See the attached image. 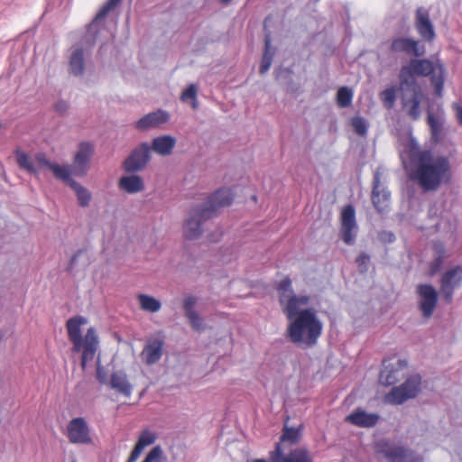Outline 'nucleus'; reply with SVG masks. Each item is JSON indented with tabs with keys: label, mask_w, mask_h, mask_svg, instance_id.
Masks as SVG:
<instances>
[{
	"label": "nucleus",
	"mask_w": 462,
	"mask_h": 462,
	"mask_svg": "<svg viewBox=\"0 0 462 462\" xmlns=\"http://www.w3.org/2000/svg\"><path fill=\"white\" fill-rule=\"evenodd\" d=\"M407 154L411 164L409 178L423 191H436L441 185L451 182L453 173L448 156L420 149L413 140L407 145Z\"/></svg>",
	"instance_id": "nucleus-1"
},
{
	"label": "nucleus",
	"mask_w": 462,
	"mask_h": 462,
	"mask_svg": "<svg viewBox=\"0 0 462 462\" xmlns=\"http://www.w3.org/2000/svg\"><path fill=\"white\" fill-rule=\"evenodd\" d=\"M233 199L234 194L230 189H220L214 192L200 208L191 210L189 217L184 224V236L187 239L199 237L201 235L202 222L213 217L219 208L229 206Z\"/></svg>",
	"instance_id": "nucleus-2"
},
{
	"label": "nucleus",
	"mask_w": 462,
	"mask_h": 462,
	"mask_svg": "<svg viewBox=\"0 0 462 462\" xmlns=\"http://www.w3.org/2000/svg\"><path fill=\"white\" fill-rule=\"evenodd\" d=\"M88 323V319L82 316H75L68 319L66 327L68 336L72 343V351L80 352L81 366L86 369L88 364L93 361L97 347L98 338L94 328H88L84 336H82L83 328Z\"/></svg>",
	"instance_id": "nucleus-3"
},
{
	"label": "nucleus",
	"mask_w": 462,
	"mask_h": 462,
	"mask_svg": "<svg viewBox=\"0 0 462 462\" xmlns=\"http://www.w3.org/2000/svg\"><path fill=\"white\" fill-rule=\"evenodd\" d=\"M407 65L401 68L400 80L402 86L414 83L415 77H430L431 83L437 92H440L444 84V66L439 60L430 59H417L414 57Z\"/></svg>",
	"instance_id": "nucleus-4"
},
{
	"label": "nucleus",
	"mask_w": 462,
	"mask_h": 462,
	"mask_svg": "<svg viewBox=\"0 0 462 462\" xmlns=\"http://www.w3.org/2000/svg\"><path fill=\"white\" fill-rule=\"evenodd\" d=\"M288 320V337L295 344L313 346L321 335L323 325L316 310H306Z\"/></svg>",
	"instance_id": "nucleus-5"
},
{
	"label": "nucleus",
	"mask_w": 462,
	"mask_h": 462,
	"mask_svg": "<svg viewBox=\"0 0 462 462\" xmlns=\"http://www.w3.org/2000/svg\"><path fill=\"white\" fill-rule=\"evenodd\" d=\"M279 300L287 319L315 310L312 308L315 300L304 291H280Z\"/></svg>",
	"instance_id": "nucleus-6"
},
{
	"label": "nucleus",
	"mask_w": 462,
	"mask_h": 462,
	"mask_svg": "<svg viewBox=\"0 0 462 462\" xmlns=\"http://www.w3.org/2000/svg\"><path fill=\"white\" fill-rule=\"evenodd\" d=\"M421 390V377L419 374L410 376L403 383L393 387L384 396V402L400 405L410 399L415 398Z\"/></svg>",
	"instance_id": "nucleus-7"
},
{
	"label": "nucleus",
	"mask_w": 462,
	"mask_h": 462,
	"mask_svg": "<svg viewBox=\"0 0 462 462\" xmlns=\"http://www.w3.org/2000/svg\"><path fill=\"white\" fill-rule=\"evenodd\" d=\"M377 453L387 462H420L422 460L414 450L392 442L379 443Z\"/></svg>",
	"instance_id": "nucleus-8"
},
{
	"label": "nucleus",
	"mask_w": 462,
	"mask_h": 462,
	"mask_svg": "<svg viewBox=\"0 0 462 462\" xmlns=\"http://www.w3.org/2000/svg\"><path fill=\"white\" fill-rule=\"evenodd\" d=\"M388 51L393 55L421 57L425 54V47L419 40L404 35L392 37L388 42Z\"/></svg>",
	"instance_id": "nucleus-9"
},
{
	"label": "nucleus",
	"mask_w": 462,
	"mask_h": 462,
	"mask_svg": "<svg viewBox=\"0 0 462 462\" xmlns=\"http://www.w3.org/2000/svg\"><path fill=\"white\" fill-rule=\"evenodd\" d=\"M356 211L352 205L344 207L340 216V236L346 245H353L356 236Z\"/></svg>",
	"instance_id": "nucleus-10"
},
{
	"label": "nucleus",
	"mask_w": 462,
	"mask_h": 462,
	"mask_svg": "<svg viewBox=\"0 0 462 462\" xmlns=\"http://www.w3.org/2000/svg\"><path fill=\"white\" fill-rule=\"evenodd\" d=\"M151 147L147 143H141L129 154L124 162V169L127 172L142 171L151 159Z\"/></svg>",
	"instance_id": "nucleus-11"
},
{
	"label": "nucleus",
	"mask_w": 462,
	"mask_h": 462,
	"mask_svg": "<svg viewBox=\"0 0 462 462\" xmlns=\"http://www.w3.org/2000/svg\"><path fill=\"white\" fill-rule=\"evenodd\" d=\"M68 439L73 444L89 445L92 439L89 428L83 418H75L71 420L67 427Z\"/></svg>",
	"instance_id": "nucleus-12"
},
{
	"label": "nucleus",
	"mask_w": 462,
	"mask_h": 462,
	"mask_svg": "<svg viewBox=\"0 0 462 462\" xmlns=\"http://www.w3.org/2000/svg\"><path fill=\"white\" fill-rule=\"evenodd\" d=\"M94 154V146L91 143L82 142L79 145L72 164V173L83 176L88 170L89 162Z\"/></svg>",
	"instance_id": "nucleus-13"
},
{
	"label": "nucleus",
	"mask_w": 462,
	"mask_h": 462,
	"mask_svg": "<svg viewBox=\"0 0 462 462\" xmlns=\"http://www.w3.org/2000/svg\"><path fill=\"white\" fill-rule=\"evenodd\" d=\"M203 302L200 299L195 297H187L183 301L185 316L192 329L197 332H202L206 329L204 319L197 312V307H202Z\"/></svg>",
	"instance_id": "nucleus-14"
},
{
	"label": "nucleus",
	"mask_w": 462,
	"mask_h": 462,
	"mask_svg": "<svg viewBox=\"0 0 462 462\" xmlns=\"http://www.w3.org/2000/svg\"><path fill=\"white\" fill-rule=\"evenodd\" d=\"M406 366V362L402 360L384 362L379 376L380 383L385 385L396 383L404 376Z\"/></svg>",
	"instance_id": "nucleus-15"
},
{
	"label": "nucleus",
	"mask_w": 462,
	"mask_h": 462,
	"mask_svg": "<svg viewBox=\"0 0 462 462\" xmlns=\"http://www.w3.org/2000/svg\"><path fill=\"white\" fill-rule=\"evenodd\" d=\"M271 458L273 462H312V457L307 448H295L288 455L282 456L280 444H277L275 450L271 453Z\"/></svg>",
	"instance_id": "nucleus-16"
},
{
	"label": "nucleus",
	"mask_w": 462,
	"mask_h": 462,
	"mask_svg": "<svg viewBox=\"0 0 462 462\" xmlns=\"http://www.w3.org/2000/svg\"><path fill=\"white\" fill-rule=\"evenodd\" d=\"M415 27L423 40L427 42H432L434 40V27L430 19L428 10L423 7H420L416 11Z\"/></svg>",
	"instance_id": "nucleus-17"
},
{
	"label": "nucleus",
	"mask_w": 462,
	"mask_h": 462,
	"mask_svg": "<svg viewBox=\"0 0 462 462\" xmlns=\"http://www.w3.org/2000/svg\"><path fill=\"white\" fill-rule=\"evenodd\" d=\"M423 94L420 89L414 88L411 96L403 95L402 98V108L406 115L413 121L420 117V103Z\"/></svg>",
	"instance_id": "nucleus-18"
},
{
	"label": "nucleus",
	"mask_w": 462,
	"mask_h": 462,
	"mask_svg": "<svg viewBox=\"0 0 462 462\" xmlns=\"http://www.w3.org/2000/svg\"><path fill=\"white\" fill-rule=\"evenodd\" d=\"M379 420L377 413L366 412L362 409H357L346 417V421L363 428L374 426Z\"/></svg>",
	"instance_id": "nucleus-19"
},
{
	"label": "nucleus",
	"mask_w": 462,
	"mask_h": 462,
	"mask_svg": "<svg viewBox=\"0 0 462 462\" xmlns=\"http://www.w3.org/2000/svg\"><path fill=\"white\" fill-rule=\"evenodd\" d=\"M169 119V115L166 112L158 110L156 112L149 113L140 118L135 126L141 131H145L151 128H155L166 123Z\"/></svg>",
	"instance_id": "nucleus-20"
},
{
	"label": "nucleus",
	"mask_w": 462,
	"mask_h": 462,
	"mask_svg": "<svg viewBox=\"0 0 462 462\" xmlns=\"http://www.w3.org/2000/svg\"><path fill=\"white\" fill-rule=\"evenodd\" d=\"M437 300L436 291H419L418 305L424 318L432 316Z\"/></svg>",
	"instance_id": "nucleus-21"
},
{
	"label": "nucleus",
	"mask_w": 462,
	"mask_h": 462,
	"mask_svg": "<svg viewBox=\"0 0 462 462\" xmlns=\"http://www.w3.org/2000/svg\"><path fill=\"white\" fill-rule=\"evenodd\" d=\"M162 341L160 339L150 340L141 353L143 361L147 365L158 362L162 354Z\"/></svg>",
	"instance_id": "nucleus-22"
},
{
	"label": "nucleus",
	"mask_w": 462,
	"mask_h": 462,
	"mask_svg": "<svg viewBox=\"0 0 462 462\" xmlns=\"http://www.w3.org/2000/svg\"><path fill=\"white\" fill-rule=\"evenodd\" d=\"M372 202L374 207L379 211L383 212L389 205L390 193L384 189H380V181L377 175L374 179V186L372 190Z\"/></svg>",
	"instance_id": "nucleus-23"
},
{
	"label": "nucleus",
	"mask_w": 462,
	"mask_h": 462,
	"mask_svg": "<svg viewBox=\"0 0 462 462\" xmlns=\"http://www.w3.org/2000/svg\"><path fill=\"white\" fill-rule=\"evenodd\" d=\"M176 145V139L171 135H162L152 139V147L156 153L162 156L171 154Z\"/></svg>",
	"instance_id": "nucleus-24"
},
{
	"label": "nucleus",
	"mask_w": 462,
	"mask_h": 462,
	"mask_svg": "<svg viewBox=\"0 0 462 462\" xmlns=\"http://www.w3.org/2000/svg\"><path fill=\"white\" fill-rule=\"evenodd\" d=\"M110 385L112 389L126 397H129L132 393L133 386L123 371H116L112 374Z\"/></svg>",
	"instance_id": "nucleus-25"
},
{
	"label": "nucleus",
	"mask_w": 462,
	"mask_h": 462,
	"mask_svg": "<svg viewBox=\"0 0 462 462\" xmlns=\"http://www.w3.org/2000/svg\"><path fill=\"white\" fill-rule=\"evenodd\" d=\"M156 439V436L153 432L146 430H143L139 439H138V441L134 447V448L133 449L127 462H135L138 457H140L141 453L143 452V450L152 445Z\"/></svg>",
	"instance_id": "nucleus-26"
},
{
	"label": "nucleus",
	"mask_w": 462,
	"mask_h": 462,
	"mask_svg": "<svg viewBox=\"0 0 462 462\" xmlns=\"http://www.w3.org/2000/svg\"><path fill=\"white\" fill-rule=\"evenodd\" d=\"M462 282V267L456 266L447 271L441 279V289H454Z\"/></svg>",
	"instance_id": "nucleus-27"
},
{
	"label": "nucleus",
	"mask_w": 462,
	"mask_h": 462,
	"mask_svg": "<svg viewBox=\"0 0 462 462\" xmlns=\"http://www.w3.org/2000/svg\"><path fill=\"white\" fill-rule=\"evenodd\" d=\"M69 72L74 76H81L84 73V51L82 48H75L69 58Z\"/></svg>",
	"instance_id": "nucleus-28"
},
{
	"label": "nucleus",
	"mask_w": 462,
	"mask_h": 462,
	"mask_svg": "<svg viewBox=\"0 0 462 462\" xmlns=\"http://www.w3.org/2000/svg\"><path fill=\"white\" fill-rule=\"evenodd\" d=\"M119 186L128 193H136L143 189V181L136 175L124 176L119 180Z\"/></svg>",
	"instance_id": "nucleus-29"
},
{
	"label": "nucleus",
	"mask_w": 462,
	"mask_h": 462,
	"mask_svg": "<svg viewBox=\"0 0 462 462\" xmlns=\"http://www.w3.org/2000/svg\"><path fill=\"white\" fill-rule=\"evenodd\" d=\"M427 123L430 127L431 140L434 143H439L442 139V123L430 112L427 116Z\"/></svg>",
	"instance_id": "nucleus-30"
},
{
	"label": "nucleus",
	"mask_w": 462,
	"mask_h": 462,
	"mask_svg": "<svg viewBox=\"0 0 462 462\" xmlns=\"http://www.w3.org/2000/svg\"><path fill=\"white\" fill-rule=\"evenodd\" d=\"M14 154L16 155L17 164L21 169L30 173L37 174V171L33 165L32 158L26 152L17 148L14 151Z\"/></svg>",
	"instance_id": "nucleus-31"
},
{
	"label": "nucleus",
	"mask_w": 462,
	"mask_h": 462,
	"mask_svg": "<svg viewBox=\"0 0 462 462\" xmlns=\"http://www.w3.org/2000/svg\"><path fill=\"white\" fill-rule=\"evenodd\" d=\"M138 301L143 310L150 312L158 311L162 306L160 300L145 294H139Z\"/></svg>",
	"instance_id": "nucleus-32"
},
{
	"label": "nucleus",
	"mask_w": 462,
	"mask_h": 462,
	"mask_svg": "<svg viewBox=\"0 0 462 462\" xmlns=\"http://www.w3.org/2000/svg\"><path fill=\"white\" fill-rule=\"evenodd\" d=\"M69 187L75 191L79 205L83 208L88 206L91 200V194L88 190L77 181H71V185Z\"/></svg>",
	"instance_id": "nucleus-33"
},
{
	"label": "nucleus",
	"mask_w": 462,
	"mask_h": 462,
	"mask_svg": "<svg viewBox=\"0 0 462 462\" xmlns=\"http://www.w3.org/2000/svg\"><path fill=\"white\" fill-rule=\"evenodd\" d=\"M51 170L57 179L63 180L69 186L71 185V181H75L70 177L72 170L70 171L68 166H61L57 163H53V165H51Z\"/></svg>",
	"instance_id": "nucleus-34"
},
{
	"label": "nucleus",
	"mask_w": 462,
	"mask_h": 462,
	"mask_svg": "<svg viewBox=\"0 0 462 462\" xmlns=\"http://www.w3.org/2000/svg\"><path fill=\"white\" fill-rule=\"evenodd\" d=\"M272 60H273V53L271 52V41H270L269 36H267L265 38V42H264V52L263 55V59H262V62H261L260 69H259L261 74H264L269 70L271 64H272Z\"/></svg>",
	"instance_id": "nucleus-35"
},
{
	"label": "nucleus",
	"mask_w": 462,
	"mask_h": 462,
	"mask_svg": "<svg viewBox=\"0 0 462 462\" xmlns=\"http://www.w3.org/2000/svg\"><path fill=\"white\" fill-rule=\"evenodd\" d=\"M353 92L347 87H341L337 93V104L339 107H347L352 104Z\"/></svg>",
	"instance_id": "nucleus-36"
},
{
	"label": "nucleus",
	"mask_w": 462,
	"mask_h": 462,
	"mask_svg": "<svg viewBox=\"0 0 462 462\" xmlns=\"http://www.w3.org/2000/svg\"><path fill=\"white\" fill-rule=\"evenodd\" d=\"M380 99L383 102V106L387 109H392L394 106L396 99V89L394 87L388 88L383 90L380 95Z\"/></svg>",
	"instance_id": "nucleus-37"
},
{
	"label": "nucleus",
	"mask_w": 462,
	"mask_h": 462,
	"mask_svg": "<svg viewBox=\"0 0 462 462\" xmlns=\"http://www.w3.org/2000/svg\"><path fill=\"white\" fill-rule=\"evenodd\" d=\"M351 125L356 134L364 136L367 133V123L360 116H356L351 119Z\"/></svg>",
	"instance_id": "nucleus-38"
},
{
	"label": "nucleus",
	"mask_w": 462,
	"mask_h": 462,
	"mask_svg": "<svg viewBox=\"0 0 462 462\" xmlns=\"http://www.w3.org/2000/svg\"><path fill=\"white\" fill-rule=\"evenodd\" d=\"M300 439V430L294 428L285 427L283 430V434L281 438L282 441H290L294 444L297 443Z\"/></svg>",
	"instance_id": "nucleus-39"
},
{
	"label": "nucleus",
	"mask_w": 462,
	"mask_h": 462,
	"mask_svg": "<svg viewBox=\"0 0 462 462\" xmlns=\"http://www.w3.org/2000/svg\"><path fill=\"white\" fill-rule=\"evenodd\" d=\"M197 93H198V89H197V87L196 85L194 84H190L181 94V97H180V99L183 101V102H186L188 100H192L193 101V104H192V106L193 108H197Z\"/></svg>",
	"instance_id": "nucleus-40"
},
{
	"label": "nucleus",
	"mask_w": 462,
	"mask_h": 462,
	"mask_svg": "<svg viewBox=\"0 0 462 462\" xmlns=\"http://www.w3.org/2000/svg\"><path fill=\"white\" fill-rule=\"evenodd\" d=\"M122 0H108L98 11L96 20L104 19Z\"/></svg>",
	"instance_id": "nucleus-41"
},
{
	"label": "nucleus",
	"mask_w": 462,
	"mask_h": 462,
	"mask_svg": "<svg viewBox=\"0 0 462 462\" xmlns=\"http://www.w3.org/2000/svg\"><path fill=\"white\" fill-rule=\"evenodd\" d=\"M356 263L357 264L358 270L360 273H366L369 269V266L371 264V259L370 256L365 253H361L356 260Z\"/></svg>",
	"instance_id": "nucleus-42"
},
{
	"label": "nucleus",
	"mask_w": 462,
	"mask_h": 462,
	"mask_svg": "<svg viewBox=\"0 0 462 462\" xmlns=\"http://www.w3.org/2000/svg\"><path fill=\"white\" fill-rule=\"evenodd\" d=\"M162 457V449L160 446L152 448L143 462H160Z\"/></svg>",
	"instance_id": "nucleus-43"
},
{
	"label": "nucleus",
	"mask_w": 462,
	"mask_h": 462,
	"mask_svg": "<svg viewBox=\"0 0 462 462\" xmlns=\"http://www.w3.org/2000/svg\"><path fill=\"white\" fill-rule=\"evenodd\" d=\"M443 262H444V259L434 256L433 261L430 263V268H429L430 274L434 275L437 273H439L443 264Z\"/></svg>",
	"instance_id": "nucleus-44"
},
{
	"label": "nucleus",
	"mask_w": 462,
	"mask_h": 462,
	"mask_svg": "<svg viewBox=\"0 0 462 462\" xmlns=\"http://www.w3.org/2000/svg\"><path fill=\"white\" fill-rule=\"evenodd\" d=\"M432 249H433L435 257H439V258H442V259L445 258L446 249H445V245L442 242H439V241L434 242L433 245H432Z\"/></svg>",
	"instance_id": "nucleus-45"
},
{
	"label": "nucleus",
	"mask_w": 462,
	"mask_h": 462,
	"mask_svg": "<svg viewBox=\"0 0 462 462\" xmlns=\"http://www.w3.org/2000/svg\"><path fill=\"white\" fill-rule=\"evenodd\" d=\"M35 160L38 162V164H40L42 166H44V167H47L50 170L51 168V165H53V162H51L47 159L46 155L44 153H42V152L36 154Z\"/></svg>",
	"instance_id": "nucleus-46"
},
{
	"label": "nucleus",
	"mask_w": 462,
	"mask_h": 462,
	"mask_svg": "<svg viewBox=\"0 0 462 462\" xmlns=\"http://www.w3.org/2000/svg\"><path fill=\"white\" fill-rule=\"evenodd\" d=\"M97 378L100 383H106V374L103 371V368L100 366L99 364L97 365Z\"/></svg>",
	"instance_id": "nucleus-47"
},
{
	"label": "nucleus",
	"mask_w": 462,
	"mask_h": 462,
	"mask_svg": "<svg viewBox=\"0 0 462 462\" xmlns=\"http://www.w3.org/2000/svg\"><path fill=\"white\" fill-rule=\"evenodd\" d=\"M291 286V281L290 278H284L279 285L278 289H290Z\"/></svg>",
	"instance_id": "nucleus-48"
},
{
	"label": "nucleus",
	"mask_w": 462,
	"mask_h": 462,
	"mask_svg": "<svg viewBox=\"0 0 462 462\" xmlns=\"http://www.w3.org/2000/svg\"><path fill=\"white\" fill-rule=\"evenodd\" d=\"M83 254V252L82 251H79L78 254H76L70 260V263H69V270H73L74 267H75V264H76V262L78 260V258H79L81 255Z\"/></svg>",
	"instance_id": "nucleus-49"
},
{
	"label": "nucleus",
	"mask_w": 462,
	"mask_h": 462,
	"mask_svg": "<svg viewBox=\"0 0 462 462\" xmlns=\"http://www.w3.org/2000/svg\"><path fill=\"white\" fill-rule=\"evenodd\" d=\"M457 119L459 125H462V106H457Z\"/></svg>",
	"instance_id": "nucleus-50"
},
{
	"label": "nucleus",
	"mask_w": 462,
	"mask_h": 462,
	"mask_svg": "<svg viewBox=\"0 0 462 462\" xmlns=\"http://www.w3.org/2000/svg\"><path fill=\"white\" fill-rule=\"evenodd\" d=\"M446 300L448 302L452 298V291H446L445 293Z\"/></svg>",
	"instance_id": "nucleus-51"
},
{
	"label": "nucleus",
	"mask_w": 462,
	"mask_h": 462,
	"mask_svg": "<svg viewBox=\"0 0 462 462\" xmlns=\"http://www.w3.org/2000/svg\"><path fill=\"white\" fill-rule=\"evenodd\" d=\"M417 289H425V290H428V289H433V287L431 285H429V284H420L417 287Z\"/></svg>",
	"instance_id": "nucleus-52"
},
{
	"label": "nucleus",
	"mask_w": 462,
	"mask_h": 462,
	"mask_svg": "<svg viewBox=\"0 0 462 462\" xmlns=\"http://www.w3.org/2000/svg\"><path fill=\"white\" fill-rule=\"evenodd\" d=\"M63 106H65V104H58L57 105V109L58 110H61V109H63Z\"/></svg>",
	"instance_id": "nucleus-53"
},
{
	"label": "nucleus",
	"mask_w": 462,
	"mask_h": 462,
	"mask_svg": "<svg viewBox=\"0 0 462 462\" xmlns=\"http://www.w3.org/2000/svg\"><path fill=\"white\" fill-rule=\"evenodd\" d=\"M220 1H221V3H223V4H228V3H230L232 0H220Z\"/></svg>",
	"instance_id": "nucleus-54"
},
{
	"label": "nucleus",
	"mask_w": 462,
	"mask_h": 462,
	"mask_svg": "<svg viewBox=\"0 0 462 462\" xmlns=\"http://www.w3.org/2000/svg\"><path fill=\"white\" fill-rule=\"evenodd\" d=\"M253 462H266L264 459H254Z\"/></svg>",
	"instance_id": "nucleus-55"
},
{
	"label": "nucleus",
	"mask_w": 462,
	"mask_h": 462,
	"mask_svg": "<svg viewBox=\"0 0 462 462\" xmlns=\"http://www.w3.org/2000/svg\"><path fill=\"white\" fill-rule=\"evenodd\" d=\"M252 199H253V200H254V201H256V200H257V197H256L255 195H254V196L252 197Z\"/></svg>",
	"instance_id": "nucleus-56"
}]
</instances>
